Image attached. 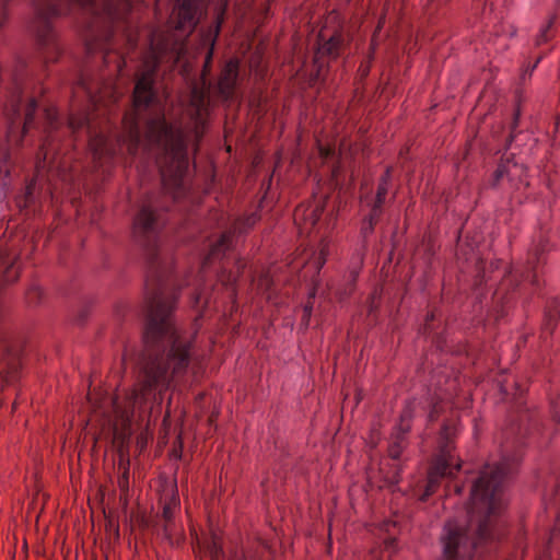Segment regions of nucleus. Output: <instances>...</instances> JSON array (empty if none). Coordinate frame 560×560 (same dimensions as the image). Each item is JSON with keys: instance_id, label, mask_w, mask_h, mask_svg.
Segmentation results:
<instances>
[{"instance_id": "f257e3e1", "label": "nucleus", "mask_w": 560, "mask_h": 560, "mask_svg": "<svg viewBox=\"0 0 560 560\" xmlns=\"http://www.w3.org/2000/svg\"><path fill=\"white\" fill-rule=\"evenodd\" d=\"M196 10L189 0L177 7L174 30L154 31L149 47L136 60L132 109L122 118V131L112 135L106 113L109 104L118 98V88L112 82L90 81L79 78V88L86 97V105L72 113L67 129L75 137L84 136L93 160L100 164L115 155L113 136L129 154L140 149L152 155L159 167L161 184L167 195L179 200L187 194L185 177L189 167L188 132L197 141L203 135L208 115L206 92L194 85L189 94L186 114L190 126L188 131L170 125L165 119L164 104L153 88L154 77L161 62L176 65L186 51V38L196 26Z\"/></svg>"}, {"instance_id": "f03ea898", "label": "nucleus", "mask_w": 560, "mask_h": 560, "mask_svg": "<svg viewBox=\"0 0 560 560\" xmlns=\"http://www.w3.org/2000/svg\"><path fill=\"white\" fill-rule=\"evenodd\" d=\"M252 213L234 220L219 237L209 244V252L196 275L183 281L174 276L173 261L159 250L162 220L155 200L142 202L133 220V236L145 249L149 271L143 306L145 328L143 350L136 360L135 386L121 401L106 397L101 402L89 394L95 416H102L113 443L122 446L131 434V423L137 410L147 404L160 402L164 392L180 381L191 362L190 342L177 330L172 312L182 287H191L190 301L197 307L209 303L211 284L207 280L208 269L221 260L233 247V240L246 233L257 222Z\"/></svg>"}, {"instance_id": "7ed1b4c3", "label": "nucleus", "mask_w": 560, "mask_h": 560, "mask_svg": "<svg viewBox=\"0 0 560 560\" xmlns=\"http://www.w3.org/2000/svg\"><path fill=\"white\" fill-rule=\"evenodd\" d=\"M460 515L450 518L441 536L443 560L487 559L504 535L502 492H469Z\"/></svg>"}, {"instance_id": "20e7f679", "label": "nucleus", "mask_w": 560, "mask_h": 560, "mask_svg": "<svg viewBox=\"0 0 560 560\" xmlns=\"http://www.w3.org/2000/svg\"><path fill=\"white\" fill-rule=\"evenodd\" d=\"M1 82L5 84L7 101L3 105V115L7 120V138L10 147H19L25 133L33 127L40 129V145L36 154L35 168L37 176L52 167L58 154V114L54 108L47 107L43 113V124L36 126L35 113L37 102L34 97H25L26 83L22 74L1 73Z\"/></svg>"}, {"instance_id": "39448f33", "label": "nucleus", "mask_w": 560, "mask_h": 560, "mask_svg": "<svg viewBox=\"0 0 560 560\" xmlns=\"http://www.w3.org/2000/svg\"><path fill=\"white\" fill-rule=\"evenodd\" d=\"M35 18L33 32L36 37V45L40 58L45 63L58 59L61 48L57 33L52 25V19L71 13L74 10H82L93 16H105L114 19L116 10L113 0H33Z\"/></svg>"}, {"instance_id": "423d86ee", "label": "nucleus", "mask_w": 560, "mask_h": 560, "mask_svg": "<svg viewBox=\"0 0 560 560\" xmlns=\"http://www.w3.org/2000/svg\"><path fill=\"white\" fill-rule=\"evenodd\" d=\"M521 459L518 454H510L505 447L501 460L486 464L477 475L471 476L469 490H501L509 485Z\"/></svg>"}, {"instance_id": "0eeeda50", "label": "nucleus", "mask_w": 560, "mask_h": 560, "mask_svg": "<svg viewBox=\"0 0 560 560\" xmlns=\"http://www.w3.org/2000/svg\"><path fill=\"white\" fill-rule=\"evenodd\" d=\"M442 442L440 454L435 457L428 472V485L424 490H432L433 488L444 487L445 490H463V486L455 485L453 488L448 485L442 483V480H450L454 474L458 471L460 465L456 460V456L452 454L450 448V438L452 435L451 427L443 424L442 428Z\"/></svg>"}, {"instance_id": "6e6552de", "label": "nucleus", "mask_w": 560, "mask_h": 560, "mask_svg": "<svg viewBox=\"0 0 560 560\" xmlns=\"http://www.w3.org/2000/svg\"><path fill=\"white\" fill-rule=\"evenodd\" d=\"M545 250V246L534 248L529 253L526 267L516 268L509 272V276L502 281L494 292V299L497 302L504 299V293L509 288L515 289L522 281H527L533 285L537 284V267L540 264V257Z\"/></svg>"}, {"instance_id": "1a4fd4ad", "label": "nucleus", "mask_w": 560, "mask_h": 560, "mask_svg": "<svg viewBox=\"0 0 560 560\" xmlns=\"http://www.w3.org/2000/svg\"><path fill=\"white\" fill-rule=\"evenodd\" d=\"M22 366V347L11 340L9 335L0 329V377L5 382L13 381Z\"/></svg>"}, {"instance_id": "9d476101", "label": "nucleus", "mask_w": 560, "mask_h": 560, "mask_svg": "<svg viewBox=\"0 0 560 560\" xmlns=\"http://www.w3.org/2000/svg\"><path fill=\"white\" fill-rule=\"evenodd\" d=\"M322 213L323 205L320 202L298 207L293 218L300 234L311 235Z\"/></svg>"}, {"instance_id": "9b49d317", "label": "nucleus", "mask_w": 560, "mask_h": 560, "mask_svg": "<svg viewBox=\"0 0 560 560\" xmlns=\"http://www.w3.org/2000/svg\"><path fill=\"white\" fill-rule=\"evenodd\" d=\"M416 407V402H409L404 409L400 416V423L395 433L393 441L388 446V454L392 459L396 460L399 458L400 453L404 448V435L409 431V421L412 418V413Z\"/></svg>"}, {"instance_id": "f8f14e48", "label": "nucleus", "mask_w": 560, "mask_h": 560, "mask_svg": "<svg viewBox=\"0 0 560 560\" xmlns=\"http://www.w3.org/2000/svg\"><path fill=\"white\" fill-rule=\"evenodd\" d=\"M19 277L18 255L5 244H0V282L11 283Z\"/></svg>"}, {"instance_id": "ddd939ff", "label": "nucleus", "mask_w": 560, "mask_h": 560, "mask_svg": "<svg viewBox=\"0 0 560 560\" xmlns=\"http://www.w3.org/2000/svg\"><path fill=\"white\" fill-rule=\"evenodd\" d=\"M320 43L316 52V58L322 57L337 58L345 48V37L341 33H335L326 38L324 34L319 35Z\"/></svg>"}, {"instance_id": "4468645a", "label": "nucleus", "mask_w": 560, "mask_h": 560, "mask_svg": "<svg viewBox=\"0 0 560 560\" xmlns=\"http://www.w3.org/2000/svg\"><path fill=\"white\" fill-rule=\"evenodd\" d=\"M102 60L110 78L122 75L124 68L127 66V57L122 52L108 48L103 51Z\"/></svg>"}, {"instance_id": "2eb2a0df", "label": "nucleus", "mask_w": 560, "mask_h": 560, "mask_svg": "<svg viewBox=\"0 0 560 560\" xmlns=\"http://www.w3.org/2000/svg\"><path fill=\"white\" fill-rule=\"evenodd\" d=\"M318 152L324 163L329 165V171L332 177L337 180L338 173L341 168L342 152L341 149L337 150L335 145H318Z\"/></svg>"}, {"instance_id": "dca6fc26", "label": "nucleus", "mask_w": 560, "mask_h": 560, "mask_svg": "<svg viewBox=\"0 0 560 560\" xmlns=\"http://www.w3.org/2000/svg\"><path fill=\"white\" fill-rule=\"evenodd\" d=\"M246 267V262L242 259L235 260L236 270H228L225 267H221L220 269H215V277L218 281L226 289L230 290V295L234 294V284L237 280V277Z\"/></svg>"}, {"instance_id": "f3484780", "label": "nucleus", "mask_w": 560, "mask_h": 560, "mask_svg": "<svg viewBox=\"0 0 560 560\" xmlns=\"http://www.w3.org/2000/svg\"><path fill=\"white\" fill-rule=\"evenodd\" d=\"M160 502L163 504V517L172 522L180 506L179 492H161Z\"/></svg>"}, {"instance_id": "a211bd4d", "label": "nucleus", "mask_w": 560, "mask_h": 560, "mask_svg": "<svg viewBox=\"0 0 560 560\" xmlns=\"http://www.w3.org/2000/svg\"><path fill=\"white\" fill-rule=\"evenodd\" d=\"M532 429L540 431V423L538 422L536 415L534 412H529L526 410L520 418V422L517 424H513L510 429L511 434H522L527 433Z\"/></svg>"}, {"instance_id": "6ab92c4d", "label": "nucleus", "mask_w": 560, "mask_h": 560, "mask_svg": "<svg viewBox=\"0 0 560 560\" xmlns=\"http://www.w3.org/2000/svg\"><path fill=\"white\" fill-rule=\"evenodd\" d=\"M390 172H392L390 168H387L378 184L376 198L372 206L374 214L382 211V206H383L385 198L387 196V192H388V183H389L390 176H392Z\"/></svg>"}, {"instance_id": "aec40b11", "label": "nucleus", "mask_w": 560, "mask_h": 560, "mask_svg": "<svg viewBox=\"0 0 560 560\" xmlns=\"http://www.w3.org/2000/svg\"><path fill=\"white\" fill-rule=\"evenodd\" d=\"M559 310L557 301H551L546 308L545 312V322H544V334H549L553 331L557 320L559 318Z\"/></svg>"}, {"instance_id": "412c9836", "label": "nucleus", "mask_w": 560, "mask_h": 560, "mask_svg": "<svg viewBox=\"0 0 560 560\" xmlns=\"http://www.w3.org/2000/svg\"><path fill=\"white\" fill-rule=\"evenodd\" d=\"M557 529H558V525H556L555 528L552 529V532L550 534L549 541H548L546 548L538 555L537 560H560V551L557 552V557L552 556V552H553V549L556 546V541L558 538Z\"/></svg>"}, {"instance_id": "4be33fe9", "label": "nucleus", "mask_w": 560, "mask_h": 560, "mask_svg": "<svg viewBox=\"0 0 560 560\" xmlns=\"http://www.w3.org/2000/svg\"><path fill=\"white\" fill-rule=\"evenodd\" d=\"M397 526V523L396 521H392V520H386L384 522L381 523V527L380 529L384 533H387L389 536L387 538H385V549L387 551H394L395 547H396V539L394 537V529L396 528Z\"/></svg>"}, {"instance_id": "5701e85b", "label": "nucleus", "mask_w": 560, "mask_h": 560, "mask_svg": "<svg viewBox=\"0 0 560 560\" xmlns=\"http://www.w3.org/2000/svg\"><path fill=\"white\" fill-rule=\"evenodd\" d=\"M518 174V165L516 162L510 166V158H506V161L501 163L495 171V182H499L505 175H517Z\"/></svg>"}, {"instance_id": "b1692460", "label": "nucleus", "mask_w": 560, "mask_h": 560, "mask_svg": "<svg viewBox=\"0 0 560 560\" xmlns=\"http://www.w3.org/2000/svg\"><path fill=\"white\" fill-rule=\"evenodd\" d=\"M209 552L211 560H224L225 555L222 547V544L218 537H213L212 541L209 546Z\"/></svg>"}, {"instance_id": "393cba45", "label": "nucleus", "mask_w": 560, "mask_h": 560, "mask_svg": "<svg viewBox=\"0 0 560 560\" xmlns=\"http://www.w3.org/2000/svg\"><path fill=\"white\" fill-rule=\"evenodd\" d=\"M436 395V401L432 402V406H431V410L429 412V421L432 422L434 421L439 415L441 412H443V394H442V390L440 389L439 393L435 394Z\"/></svg>"}, {"instance_id": "a878e982", "label": "nucleus", "mask_w": 560, "mask_h": 560, "mask_svg": "<svg viewBox=\"0 0 560 560\" xmlns=\"http://www.w3.org/2000/svg\"><path fill=\"white\" fill-rule=\"evenodd\" d=\"M553 25V19H551L539 32L536 37V45L540 46L550 39L549 31Z\"/></svg>"}, {"instance_id": "bb28decb", "label": "nucleus", "mask_w": 560, "mask_h": 560, "mask_svg": "<svg viewBox=\"0 0 560 560\" xmlns=\"http://www.w3.org/2000/svg\"><path fill=\"white\" fill-rule=\"evenodd\" d=\"M42 298V289L37 284H33L27 293L26 299L30 304H37Z\"/></svg>"}, {"instance_id": "cd10ccee", "label": "nucleus", "mask_w": 560, "mask_h": 560, "mask_svg": "<svg viewBox=\"0 0 560 560\" xmlns=\"http://www.w3.org/2000/svg\"><path fill=\"white\" fill-rule=\"evenodd\" d=\"M380 214H381V212H377L376 214H374L373 209H371L370 217L366 221H364V223L362 225V230H361L364 237H366V235L373 231L374 223L376 222Z\"/></svg>"}, {"instance_id": "c85d7f7f", "label": "nucleus", "mask_w": 560, "mask_h": 560, "mask_svg": "<svg viewBox=\"0 0 560 560\" xmlns=\"http://www.w3.org/2000/svg\"><path fill=\"white\" fill-rule=\"evenodd\" d=\"M257 285H258V289H259V290H265V291H267V290H269V289L271 288V285H272V280H271V278L269 277V275H268V273L262 275V276L259 278V280H258Z\"/></svg>"}, {"instance_id": "c756f323", "label": "nucleus", "mask_w": 560, "mask_h": 560, "mask_svg": "<svg viewBox=\"0 0 560 560\" xmlns=\"http://www.w3.org/2000/svg\"><path fill=\"white\" fill-rule=\"evenodd\" d=\"M435 316L436 315L434 312L428 313V315L425 317V323L423 326V334H425V335L431 334V331L433 330L432 323L434 322Z\"/></svg>"}, {"instance_id": "7c9ffc66", "label": "nucleus", "mask_w": 560, "mask_h": 560, "mask_svg": "<svg viewBox=\"0 0 560 560\" xmlns=\"http://www.w3.org/2000/svg\"><path fill=\"white\" fill-rule=\"evenodd\" d=\"M542 58H544V55H540V56L537 58V60L535 61V63H534L529 69H527V70L523 73V75H522V80H525L527 75H528V77H530V75H532L533 71L536 69V67L538 66V63L541 61V59H542Z\"/></svg>"}, {"instance_id": "2f4dec72", "label": "nucleus", "mask_w": 560, "mask_h": 560, "mask_svg": "<svg viewBox=\"0 0 560 560\" xmlns=\"http://www.w3.org/2000/svg\"><path fill=\"white\" fill-rule=\"evenodd\" d=\"M10 159H11L10 152H5L3 154L2 161L0 163V172L5 170L7 174H9V170H7V166H8L9 162H10Z\"/></svg>"}, {"instance_id": "473e14b6", "label": "nucleus", "mask_w": 560, "mask_h": 560, "mask_svg": "<svg viewBox=\"0 0 560 560\" xmlns=\"http://www.w3.org/2000/svg\"><path fill=\"white\" fill-rule=\"evenodd\" d=\"M9 0H0V27L4 24L7 15L4 7Z\"/></svg>"}, {"instance_id": "72a5a7b5", "label": "nucleus", "mask_w": 560, "mask_h": 560, "mask_svg": "<svg viewBox=\"0 0 560 560\" xmlns=\"http://www.w3.org/2000/svg\"><path fill=\"white\" fill-rule=\"evenodd\" d=\"M120 490H128V471L126 470L119 481Z\"/></svg>"}, {"instance_id": "f704fd0d", "label": "nucleus", "mask_w": 560, "mask_h": 560, "mask_svg": "<svg viewBox=\"0 0 560 560\" xmlns=\"http://www.w3.org/2000/svg\"><path fill=\"white\" fill-rule=\"evenodd\" d=\"M34 187H35V182L32 180L27 186H26V200H31L32 196H33V191H34Z\"/></svg>"}, {"instance_id": "c9c22d12", "label": "nucleus", "mask_w": 560, "mask_h": 560, "mask_svg": "<svg viewBox=\"0 0 560 560\" xmlns=\"http://www.w3.org/2000/svg\"><path fill=\"white\" fill-rule=\"evenodd\" d=\"M551 422L556 425L560 423L559 416L557 413H553Z\"/></svg>"}, {"instance_id": "e433bc0d", "label": "nucleus", "mask_w": 560, "mask_h": 560, "mask_svg": "<svg viewBox=\"0 0 560 560\" xmlns=\"http://www.w3.org/2000/svg\"><path fill=\"white\" fill-rule=\"evenodd\" d=\"M385 479L388 482V485L397 482L396 476H393L390 478L389 477H385Z\"/></svg>"}, {"instance_id": "4c0bfd02", "label": "nucleus", "mask_w": 560, "mask_h": 560, "mask_svg": "<svg viewBox=\"0 0 560 560\" xmlns=\"http://www.w3.org/2000/svg\"><path fill=\"white\" fill-rule=\"evenodd\" d=\"M358 273H359V271H358L357 269H353V270L351 271V278H352V281H354V280H355V278L358 277Z\"/></svg>"}, {"instance_id": "58836bf2", "label": "nucleus", "mask_w": 560, "mask_h": 560, "mask_svg": "<svg viewBox=\"0 0 560 560\" xmlns=\"http://www.w3.org/2000/svg\"><path fill=\"white\" fill-rule=\"evenodd\" d=\"M430 493L431 492H429V491L423 492V495L421 497V501H427Z\"/></svg>"}, {"instance_id": "ea45409f", "label": "nucleus", "mask_w": 560, "mask_h": 560, "mask_svg": "<svg viewBox=\"0 0 560 560\" xmlns=\"http://www.w3.org/2000/svg\"><path fill=\"white\" fill-rule=\"evenodd\" d=\"M304 313H305V315L310 316L311 315V307L306 306L305 310H304Z\"/></svg>"}, {"instance_id": "a19ab883", "label": "nucleus", "mask_w": 560, "mask_h": 560, "mask_svg": "<svg viewBox=\"0 0 560 560\" xmlns=\"http://www.w3.org/2000/svg\"><path fill=\"white\" fill-rule=\"evenodd\" d=\"M128 44L130 45V47H133V45H135V44L132 43V39H131L130 37L128 38Z\"/></svg>"}, {"instance_id": "79ce46f5", "label": "nucleus", "mask_w": 560, "mask_h": 560, "mask_svg": "<svg viewBox=\"0 0 560 560\" xmlns=\"http://www.w3.org/2000/svg\"><path fill=\"white\" fill-rule=\"evenodd\" d=\"M232 560H243V559H241V558L238 559V558L236 557V555H235V556L233 557V559H232Z\"/></svg>"}]
</instances>
